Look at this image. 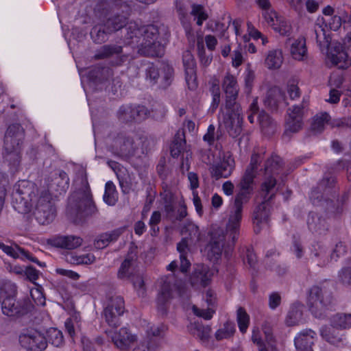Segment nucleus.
I'll list each match as a JSON object with an SVG mask.
<instances>
[{
  "label": "nucleus",
  "instance_id": "obj_8",
  "mask_svg": "<svg viewBox=\"0 0 351 351\" xmlns=\"http://www.w3.org/2000/svg\"><path fill=\"white\" fill-rule=\"evenodd\" d=\"M34 215L38 222L42 225L48 224L54 219L56 210L51 202V194L49 191L41 192L36 200Z\"/></svg>",
  "mask_w": 351,
  "mask_h": 351
},
{
  "label": "nucleus",
  "instance_id": "obj_34",
  "mask_svg": "<svg viewBox=\"0 0 351 351\" xmlns=\"http://www.w3.org/2000/svg\"><path fill=\"white\" fill-rule=\"evenodd\" d=\"M283 60L284 58L281 50H271L265 57V65L269 70H276L280 68Z\"/></svg>",
  "mask_w": 351,
  "mask_h": 351
},
{
  "label": "nucleus",
  "instance_id": "obj_61",
  "mask_svg": "<svg viewBox=\"0 0 351 351\" xmlns=\"http://www.w3.org/2000/svg\"><path fill=\"white\" fill-rule=\"evenodd\" d=\"M343 82V77L341 74L333 73L330 75L329 79V86L330 88H339L341 87Z\"/></svg>",
  "mask_w": 351,
  "mask_h": 351
},
{
  "label": "nucleus",
  "instance_id": "obj_29",
  "mask_svg": "<svg viewBox=\"0 0 351 351\" xmlns=\"http://www.w3.org/2000/svg\"><path fill=\"white\" fill-rule=\"evenodd\" d=\"M290 53L294 60L298 61H302L307 57L306 39L304 36H299L292 40Z\"/></svg>",
  "mask_w": 351,
  "mask_h": 351
},
{
  "label": "nucleus",
  "instance_id": "obj_17",
  "mask_svg": "<svg viewBox=\"0 0 351 351\" xmlns=\"http://www.w3.org/2000/svg\"><path fill=\"white\" fill-rule=\"evenodd\" d=\"M224 236L221 230L212 232L210 241L203 250V253L212 261H217L221 254Z\"/></svg>",
  "mask_w": 351,
  "mask_h": 351
},
{
  "label": "nucleus",
  "instance_id": "obj_40",
  "mask_svg": "<svg viewBox=\"0 0 351 351\" xmlns=\"http://www.w3.org/2000/svg\"><path fill=\"white\" fill-rule=\"evenodd\" d=\"M154 346V331L150 327L143 336L139 343L134 348L133 351H152Z\"/></svg>",
  "mask_w": 351,
  "mask_h": 351
},
{
  "label": "nucleus",
  "instance_id": "obj_30",
  "mask_svg": "<svg viewBox=\"0 0 351 351\" xmlns=\"http://www.w3.org/2000/svg\"><path fill=\"white\" fill-rule=\"evenodd\" d=\"M157 77L155 76V83L160 84L162 87H165L170 84L173 76V69L167 62H158L157 65Z\"/></svg>",
  "mask_w": 351,
  "mask_h": 351
},
{
  "label": "nucleus",
  "instance_id": "obj_25",
  "mask_svg": "<svg viewBox=\"0 0 351 351\" xmlns=\"http://www.w3.org/2000/svg\"><path fill=\"white\" fill-rule=\"evenodd\" d=\"M302 127V108L295 106L288 110L286 118V132H297Z\"/></svg>",
  "mask_w": 351,
  "mask_h": 351
},
{
  "label": "nucleus",
  "instance_id": "obj_24",
  "mask_svg": "<svg viewBox=\"0 0 351 351\" xmlns=\"http://www.w3.org/2000/svg\"><path fill=\"white\" fill-rule=\"evenodd\" d=\"M316 334L310 329L300 332L294 339L296 350L313 351L312 346L315 340Z\"/></svg>",
  "mask_w": 351,
  "mask_h": 351
},
{
  "label": "nucleus",
  "instance_id": "obj_64",
  "mask_svg": "<svg viewBox=\"0 0 351 351\" xmlns=\"http://www.w3.org/2000/svg\"><path fill=\"white\" fill-rule=\"evenodd\" d=\"M281 302V296L278 293L274 292L269 295V306L270 308H276Z\"/></svg>",
  "mask_w": 351,
  "mask_h": 351
},
{
  "label": "nucleus",
  "instance_id": "obj_26",
  "mask_svg": "<svg viewBox=\"0 0 351 351\" xmlns=\"http://www.w3.org/2000/svg\"><path fill=\"white\" fill-rule=\"evenodd\" d=\"M279 158L278 157L272 158L268 160L265 167V179L262 184V191L269 193L276 184V179L273 178L272 175L277 170L278 166Z\"/></svg>",
  "mask_w": 351,
  "mask_h": 351
},
{
  "label": "nucleus",
  "instance_id": "obj_3",
  "mask_svg": "<svg viewBox=\"0 0 351 351\" xmlns=\"http://www.w3.org/2000/svg\"><path fill=\"white\" fill-rule=\"evenodd\" d=\"M78 178L81 187L73 194L71 199L75 202L77 216L83 219L95 214L97 210L93 200L86 173L84 170L80 171Z\"/></svg>",
  "mask_w": 351,
  "mask_h": 351
},
{
  "label": "nucleus",
  "instance_id": "obj_36",
  "mask_svg": "<svg viewBox=\"0 0 351 351\" xmlns=\"http://www.w3.org/2000/svg\"><path fill=\"white\" fill-rule=\"evenodd\" d=\"M304 306L300 304H294L290 308L286 318V323L289 326L298 324L303 319Z\"/></svg>",
  "mask_w": 351,
  "mask_h": 351
},
{
  "label": "nucleus",
  "instance_id": "obj_56",
  "mask_svg": "<svg viewBox=\"0 0 351 351\" xmlns=\"http://www.w3.org/2000/svg\"><path fill=\"white\" fill-rule=\"evenodd\" d=\"M191 14L197 20V24L202 25L204 21L207 19V14L205 13L202 6L199 5H193L192 7Z\"/></svg>",
  "mask_w": 351,
  "mask_h": 351
},
{
  "label": "nucleus",
  "instance_id": "obj_35",
  "mask_svg": "<svg viewBox=\"0 0 351 351\" xmlns=\"http://www.w3.org/2000/svg\"><path fill=\"white\" fill-rule=\"evenodd\" d=\"M181 234L183 237L190 240L191 243L196 242L199 240L200 232L199 227L193 221H186L182 228Z\"/></svg>",
  "mask_w": 351,
  "mask_h": 351
},
{
  "label": "nucleus",
  "instance_id": "obj_62",
  "mask_svg": "<svg viewBox=\"0 0 351 351\" xmlns=\"http://www.w3.org/2000/svg\"><path fill=\"white\" fill-rule=\"evenodd\" d=\"M287 93L292 99L299 97V88L295 81L289 82L287 84Z\"/></svg>",
  "mask_w": 351,
  "mask_h": 351
},
{
  "label": "nucleus",
  "instance_id": "obj_22",
  "mask_svg": "<svg viewBox=\"0 0 351 351\" xmlns=\"http://www.w3.org/2000/svg\"><path fill=\"white\" fill-rule=\"evenodd\" d=\"M169 31L163 23L157 22L155 24V56H162L169 43Z\"/></svg>",
  "mask_w": 351,
  "mask_h": 351
},
{
  "label": "nucleus",
  "instance_id": "obj_10",
  "mask_svg": "<svg viewBox=\"0 0 351 351\" xmlns=\"http://www.w3.org/2000/svg\"><path fill=\"white\" fill-rule=\"evenodd\" d=\"M251 339L257 346L258 351H276L272 330L269 326H263L262 330L254 326Z\"/></svg>",
  "mask_w": 351,
  "mask_h": 351
},
{
  "label": "nucleus",
  "instance_id": "obj_53",
  "mask_svg": "<svg viewBox=\"0 0 351 351\" xmlns=\"http://www.w3.org/2000/svg\"><path fill=\"white\" fill-rule=\"evenodd\" d=\"M182 62L184 73L189 72V71H195V61L193 55L190 51L187 50L183 53Z\"/></svg>",
  "mask_w": 351,
  "mask_h": 351
},
{
  "label": "nucleus",
  "instance_id": "obj_49",
  "mask_svg": "<svg viewBox=\"0 0 351 351\" xmlns=\"http://www.w3.org/2000/svg\"><path fill=\"white\" fill-rule=\"evenodd\" d=\"M107 29L104 25H97L94 26L90 32L92 39L95 43H101L105 42L108 38Z\"/></svg>",
  "mask_w": 351,
  "mask_h": 351
},
{
  "label": "nucleus",
  "instance_id": "obj_37",
  "mask_svg": "<svg viewBox=\"0 0 351 351\" xmlns=\"http://www.w3.org/2000/svg\"><path fill=\"white\" fill-rule=\"evenodd\" d=\"M127 18L123 15H113L107 19L104 23L107 32L112 33L126 25Z\"/></svg>",
  "mask_w": 351,
  "mask_h": 351
},
{
  "label": "nucleus",
  "instance_id": "obj_7",
  "mask_svg": "<svg viewBox=\"0 0 351 351\" xmlns=\"http://www.w3.org/2000/svg\"><path fill=\"white\" fill-rule=\"evenodd\" d=\"M126 39L132 40L139 38L141 36L143 37L142 43L138 49L139 53L146 56H154V34L149 32L147 27H139L136 22H130L126 26Z\"/></svg>",
  "mask_w": 351,
  "mask_h": 351
},
{
  "label": "nucleus",
  "instance_id": "obj_51",
  "mask_svg": "<svg viewBox=\"0 0 351 351\" xmlns=\"http://www.w3.org/2000/svg\"><path fill=\"white\" fill-rule=\"evenodd\" d=\"M47 338L49 342L56 347H60L64 343L62 331L56 328H51L48 330Z\"/></svg>",
  "mask_w": 351,
  "mask_h": 351
},
{
  "label": "nucleus",
  "instance_id": "obj_46",
  "mask_svg": "<svg viewBox=\"0 0 351 351\" xmlns=\"http://www.w3.org/2000/svg\"><path fill=\"white\" fill-rule=\"evenodd\" d=\"M330 121V116L326 112H321L317 114L313 119L311 123V129L316 132H319L322 131L326 125H328Z\"/></svg>",
  "mask_w": 351,
  "mask_h": 351
},
{
  "label": "nucleus",
  "instance_id": "obj_38",
  "mask_svg": "<svg viewBox=\"0 0 351 351\" xmlns=\"http://www.w3.org/2000/svg\"><path fill=\"white\" fill-rule=\"evenodd\" d=\"M282 99L283 96L280 90L278 88L274 87L268 90L267 96L264 99V104L271 108H276L282 103Z\"/></svg>",
  "mask_w": 351,
  "mask_h": 351
},
{
  "label": "nucleus",
  "instance_id": "obj_32",
  "mask_svg": "<svg viewBox=\"0 0 351 351\" xmlns=\"http://www.w3.org/2000/svg\"><path fill=\"white\" fill-rule=\"evenodd\" d=\"M124 228H120L108 232L100 234L95 241V247L97 249H103L111 242H114L122 234Z\"/></svg>",
  "mask_w": 351,
  "mask_h": 351
},
{
  "label": "nucleus",
  "instance_id": "obj_48",
  "mask_svg": "<svg viewBox=\"0 0 351 351\" xmlns=\"http://www.w3.org/2000/svg\"><path fill=\"white\" fill-rule=\"evenodd\" d=\"M117 199L118 196L115 185L111 181L107 182L105 186V193L104 195V202L110 206H113L116 204Z\"/></svg>",
  "mask_w": 351,
  "mask_h": 351
},
{
  "label": "nucleus",
  "instance_id": "obj_21",
  "mask_svg": "<svg viewBox=\"0 0 351 351\" xmlns=\"http://www.w3.org/2000/svg\"><path fill=\"white\" fill-rule=\"evenodd\" d=\"M217 270L215 268L209 269L204 265H196L195 270L191 277V282L192 286L206 287L208 285L211 280V277L216 273Z\"/></svg>",
  "mask_w": 351,
  "mask_h": 351
},
{
  "label": "nucleus",
  "instance_id": "obj_2",
  "mask_svg": "<svg viewBox=\"0 0 351 351\" xmlns=\"http://www.w3.org/2000/svg\"><path fill=\"white\" fill-rule=\"evenodd\" d=\"M24 130L20 124L8 126L4 136L3 158L11 173L18 171L21 161Z\"/></svg>",
  "mask_w": 351,
  "mask_h": 351
},
{
  "label": "nucleus",
  "instance_id": "obj_50",
  "mask_svg": "<svg viewBox=\"0 0 351 351\" xmlns=\"http://www.w3.org/2000/svg\"><path fill=\"white\" fill-rule=\"evenodd\" d=\"M237 320L240 332L243 334L245 333L250 324V315L244 308H239L237 310Z\"/></svg>",
  "mask_w": 351,
  "mask_h": 351
},
{
  "label": "nucleus",
  "instance_id": "obj_18",
  "mask_svg": "<svg viewBox=\"0 0 351 351\" xmlns=\"http://www.w3.org/2000/svg\"><path fill=\"white\" fill-rule=\"evenodd\" d=\"M136 261V247L131 246L125 258L118 269L117 278L123 280H130L135 274Z\"/></svg>",
  "mask_w": 351,
  "mask_h": 351
},
{
  "label": "nucleus",
  "instance_id": "obj_39",
  "mask_svg": "<svg viewBox=\"0 0 351 351\" xmlns=\"http://www.w3.org/2000/svg\"><path fill=\"white\" fill-rule=\"evenodd\" d=\"M188 247V239L186 237H184L182 241L180 243H178L177 245V250L180 253V270L182 272L187 271L191 265L189 261L186 257V255L189 250Z\"/></svg>",
  "mask_w": 351,
  "mask_h": 351
},
{
  "label": "nucleus",
  "instance_id": "obj_57",
  "mask_svg": "<svg viewBox=\"0 0 351 351\" xmlns=\"http://www.w3.org/2000/svg\"><path fill=\"white\" fill-rule=\"evenodd\" d=\"M175 294L182 296L184 294L183 288L176 285H174L173 287H171L169 285H167L162 293V295L165 298H167L170 296L173 297Z\"/></svg>",
  "mask_w": 351,
  "mask_h": 351
},
{
  "label": "nucleus",
  "instance_id": "obj_12",
  "mask_svg": "<svg viewBox=\"0 0 351 351\" xmlns=\"http://www.w3.org/2000/svg\"><path fill=\"white\" fill-rule=\"evenodd\" d=\"M351 327V315H337L332 321L329 328L321 330L322 336L331 343H337L341 338L336 334V328H347Z\"/></svg>",
  "mask_w": 351,
  "mask_h": 351
},
{
  "label": "nucleus",
  "instance_id": "obj_15",
  "mask_svg": "<svg viewBox=\"0 0 351 351\" xmlns=\"http://www.w3.org/2000/svg\"><path fill=\"white\" fill-rule=\"evenodd\" d=\"M45 182L48 186L47 191H56L61 194L65 192L69 186V178L66 172L61 169H54L46 176ZM50 193V191H49Z\"/></svg>",
  "mask_w": 351,
  "mask_h": 351
},
{
  "label": "nucleus",
  "instance_id": "obj_54",
  "mask_svg": "<svg viewBox=\"0 0 351 351\" xmlns=\"http://www.w3.org/2000/svg\"><path fill=\"white\" fill-rule=\"evenodd\" d=\"M192 332L202 341H206L210 336L211 328L208 326H203L200 324L195 325L193 329Z\"/></svg>",
  "mask_w": 351,
  "mask_h": 351
},
{
  "label": "nucleus",
  "instance_id": "obj_9",
  "mask_svg": "<svg viewBox=\"0 0 351 351\" xmlns=\"http://www.w3.org/2000/svg\"><path fill=\"white\" fill-rule=\"evenodd\" d=\"M125 311L124 300L120 296L112 298L103 311V316L107 324L117 328L121 324L120 317Z\"/></svg>",
  "mask_w": 351,
  "mask_h": 351
},
{
  "label": "nucleus",
  "instance_id": "obj_63",
  "mask_svg": "<svg viewBox=\"0 0 351 351\" xmlns=\"http://www.w3.org/2000/svg\"><path fill=\"white\" fill-rule=\"evenodd\" d=\"M341 95V93L338 89L330 88L329 97L326 101L330 104H337L340 100Z\"/></svg>",
  "mask_w": 351,
  "mask_h": 351
},
{
  "label": "nucleus",
  "instance_id": "obj_43",
  "mask_svg": "<svg viewBox=\"0 0 351 351\" xmlns=\"http://www.w3.org/2000/svg\"><path fill=\"white\" fill-rule=\"evenodd\" d=\"M185 144L184 134L182 131H178L170 145V153L173 157H178L182 152Z\"/></svg>",
  "mask_w": 351,
  "mask_h": 351
},
{
  "label": "nucleus",
  "instance_id": "obj_1",
  "mask_svg": "<svg viewBox=\"0 0 351 351\" xmlns=\"http://www.w3.org/2000/svg\"><path fill=\"white\" fill-rule=\"evenodd\" d=\"M259 160L258 155L252 156L250 167L247 169L241 181L239 184L240 191L235 197L234 204L232 206L227 223V231L231 232L232 239L234 240L237 232L239 229L240 223L242 219L243 204L247 200V196L253 189V180L255 176L257 163Z\"/></svg>",
  "mask_w": 351,
  "mask_h": 351
},
{
  "label": "nucleus",
  "instance_id": "obj_16",
  "mask_svg": "<svg viewBox=\"0 0 351 351\" xmlns=\"http://www.w3.org/2000/svg\"><path fill=\"white\" fill-rule=\"evenodd\" d=\"M31 304L29 301H16L14 297H8L1 304L2 312L8 317L23 315L30 311Z\"/></svg>",
  "mask_w": 351,
  "mask_h": 351
},
{
  "label": "nucleus",
  "instance_id": "obj_27",
  "mask_svg": "<svg viewBox=\"0 0 351 351\" xmlns=\"http://www.w3.org/2000/svg\"><path fill=\"white\" fill-rule=\"evenodd\" d=\"M205 297L208 306L207 309H199L195 305H192L191 308L195 315L205 319H210L215 312V309L213 308L216 300L215 293L212 289H209L206 291Z\"/></svg>",
  "mask_w": 351,
  "mask_h": 351
},
{
  "label": "nucleus",
  "instance_id": "obj_5",
  "mask_svg": "<svg viewBox=\"0 0 351 351\" xmlns=\"http://www.w3.org/2000/svg\"><path fill=\"white\" fill-rule=\"evenodd\" d=\"M220 126H223L230 136H239L242 132L243 116L240 106L237 104L226 106L219 116Z\"/></svg>",
  "mask_w": 351,
  "mask_h": 351
},
{
  "label": "nucleus",
  "instance_id": "obj_20",
  "mask_svg": "<svg viewBox=\"0 0 351 351\" xmlns=\"http://www.w3.org/2000/svg\"><path fill=\"white\" fill-rule=\"evenodd\" d=\"M114 346L121 351H128L137 341V335L133 334L127 327H122L119 332L111 337Z\"/></svg>",
  "mask_w": 351,
  "mask_h": 351
},
{
  "label": "nucleus",
  "instance_id": "obj_41",
  "mask_svg": "<svg viewBox=\"0 0 351 351\" xmlns=\"http://www.w3.org/2000/svg\"><path fill=\"white\" fill-rule=\"evenodd\" d=\"M0 250L14 259L23 258V256H27V252L16 243L7 245L0 241Z\"/></svg>",
  "mask_w": 351,
  "mask_h": 351
},
{
  "label": "nucleus",
  "instance_id": "obj_52",
  "mask_svg": "<svg viewBox=\"0 0 351 351\" xmlns=\"http://www.w3.org/2000/svg\"><path fill=\"white\" fill-rule=\"evenodd\" d=\"M274 30L282 36H287L290 34L291 26L290 23L283 16H280Z\"/></svg>",
  "mask_w": 351,
  "mask_h": 351
},
{
  "label": "nucleus",
  "instance_id": "obj_23",
  "mask_svg": "<svg viewBox=\"0 0 351 351\" xmlns=\"http://www.w3.org/2000/svg\"><path fill=\"white\" fill-rule=\"evenodd\" d=\"M222 87L226 97V106L237 104L235 99L238 95L239 88L236 77L229 73L226 74L223 81Z\"/></svg>",
  "mask_w": 351,
  "mask_h": 351
},
{
  "label": "nucleus",
  "instance_id": "obj_6",
  "mask_svg": "<svg viewBox=\"0 0 351 351\" xmlns=\"http://www.w3.org/2000/svg\"><path fill=\"white\" fill-rule=\"evenodd\" d=\"M318 41L320 43L321 50L326 53L327 61L332 65L339 69H346L351 66V59L343 50L340 43H332L329 38L325 37V40H321L320 36L317 35Z\"/></svg>",
  "mask_w": 351,
  "mask_h": 351
},
{
  "label": "nucleus",
  "instance_id": "obj_33",
  "mask_svg": "<svg viewBox=\"0 0 351 351\" xmlns=\"http://www.w3.org/2000/svg\"><path fill=\"white\" fill-rule=\"evenodd\" d=\"M268 213L266 210L265 204L259 205L254 211L253 223L254 231L259 232L262 229L267 226Z\"/></svg>",
  "mask_w": 351,
  "mask_h": 351
},
{
  "label": "nucleus",
  "instance_id": "obj_55",
  "mask_svg": "<svg viewBox=\"0 0 351 351\" xmlns=\"http://www.w3.org/2000/svg\"><path fill=\"white\" fill-rule=\"evenodd\" d=\"M262 15L267 23L273 29L276 25V23L281 16L276 11L271 9L269 10L263 11Z\"/></svg>",
  "mask_w": 351,
  "mask_h": 351
},
{
  "label": "nucleus",
  "instance_id": "obj_44",
  "mask_svg": "<svg viewBox=\"0 0 351 351\" xmlns=\"http://www.w3.org/2000/svg\"><path fill=\"white\" fill-rule=\"evenodd\" d=\"M126 112H132V117H126V120H133L134 121H141L145 119L147 116L149 111L144 106H132V108H125Z\"/></svg>",
  "mask_w": 351,
  "mask_h": 351
},
{
  "label": "nucleus",
  "instance_id": "obj_31",
  "mask_svg": "<svg viewBox=\"0 0 351 351\" xmlns=\"http://www.w3.org/2000/svg\"><path fill=\"white\" fill-rule=\"evenodd\" d=\"M82 243V239L77 236H58L53 239L54 246L67 250H73L80 247Z\"/></svg>",
  "mask_w": 351,
  "mask_h": 351
},
{
  "label": "nucleus",
  "instance_id": "obj_58",
  "mask_svg": "<svg viewBox=\"0 0 351 351\" xmlns=\"http://www.w3.org/2000/svg\"><path fill=\"white\" fill-rule=\"evenodd\" d=\"M185 80L189 89L194 90L197 87V82L196 77V71H189L184 73Z\"/></svg>",
  "mask_w": 351,
  "mask_h": 351
},
{
  "label": "nucleus",
  "instance_id": "obj_19",
  "mask_svg": "<svg viewBox=\"0 0 351 351\" xmlns=\"http://www.w3.org/2000/svg\"><path fill=\"white\" fill-rule=\"evenodd\" d=\"M330 303V300L328 296L324 299L322 290L317 287H313L310 291L308 304L310 310L312 313L317 317H320L322 311L324 308Z\"/></svg>",
  "mask_w": 351,
  "mask_h": 351
},
{
  "label": "nucleus",
  "instance_id": "obj_47",
  "mask_svg": "<svg viewBox=\"0 0 351 351\" xmlns=\"http://www.w3.org/2000/svg\"><path fill=\"white\" fill-rule=\"evenodd\" d=\"M235 332V327L233 323L226 322L215 332V339L221 341L231 337Z\"/></svg>",
  "mask_w": 351,
  "mask_h": 351
},
{
  "label": "nucleus",
  "instance_id": "obj_59",
  "mask_svg": "<svg viewBox=\"0 0 351 351\" xmlns=\"http://www.w3.org/2000/svg\"><path fill=\"white\" fill-rule=\"evenodd\" d=\"M257 118L263 129H266L268 127H273L274 123L267 113L261 112L258 114Z\"/></svg>",
  "mask_w": 351,
  "mask_h": 351
},
{
  "label": "nucleus",
  "instance_id": "obj_28",
  "mask_svg": "<svg viewBox=\"0 0 351 351\" xmlns=\"http://www.w3.org/2000/svg\"><path fill=\"white\" fill-rule=\"evenodd\" d=\"M204 43H206V47L210 51H213L215 49V47L217 45V38L210 34L206 35L203 37H198L197 40V47L198 50V53L201 59V62L204 64L209 63L211 61V58L207 57L205 58V49L204 46Z\"/></svg>",
  "mask_w": 351,
  "mask_h": 351
},
{
  "label": "nucleus",
  "instance_id": "obj_14",
  "mask_svg": "<svg viewBox=\"0 0 351 351\" xmlns=\"http://www.w3.org/2000/svg\"><path fill=\"white\" fill-rule=\"evenodd\" d=\"M232 26L236 35V39L239 45L242 42L246 43L249 41L250 37L255 40L261 38L263 45H265L268 43L267 39L263 37L261 33L258 31L250 22L247 23V33H244V27H243V23L239 19L234 20L232 22Z\"/></svg>",
  "mask_w": 351,
  "mask_h": 351
},
{
  "label": "nucleus",
  "instance_id": "obj_11",
  "mask_svg": "<svg viewBox=\"0 0 351 351\" xmlns=\"http://www.w3.org/2000/svg\"><path fill=\"white\" fill-rule=\"evenodd\" d=\"M219 160L211 165L210 173L216 179L229 177L234 169V160L229 152L219 154Z\"/></svg>",
  "mask_w": 351,
  "mask_h": 351
},
{
  "label": "nucleus",
  "instance_id": "obj_45",
  "mask_svg": "<svg viewBox=\"0 0 351 351\" xmlns=\"http://www.w3.org/2000/svg\"><path fill=\"white\" fill-rule=\"evenodd\" d=\"M122 52V47L116 45H104L95 53V59L107 58L114 54H119Z\"/></svg>",
  "mask_w": 351,
  "mask_h": 351
},
{
  "label": "nucleus",
  "instance_id": "obj_4",
  "mask_svg": "<svg viewBox=\"0 0 351 351\" xmlns=\"http://www.w3.org/2000/svg\"><path fill=\"white\" fill-rule=\"evenodd\" d=\"M12 196L13 207L21 213L29 212L36 200L34 184L26 181L15 186Z\"/></svg>",
  "mask_w": 351,
  "mask_h": 351
},
{
  "label": "nucleus",
  "instance_id": "obj_42",
  "mask_svg": "<svg viewBox=\"0 0 351 351\" xmlns=\"http://www.w3.org/2000/svg\"><path fill=\"white\" fill-rule=\"evenodd\" d=\"M95 256L92 254L76 255L69 253L66 255V261L73 265H89L95 261Z\"/></svg>",
  "mask_w": 351,
  "mask_h": 351
},
{
  "label": "nucleus",
  "instance_id": "obj_13",
  "mask_svg": "<svg viewBox=\"0 0 351 351\" xmlns=\"http://www.w3.org/2000/svg\"><path fill=\"white\" fill-rule=\"evenodd\" d=\"M19 342L23 348L30 351H42L47 345L46 338L35 330L23 332L19 336Z\"/></svg>",
  "mask_w": 351,
  "mask_h": 351
},
{
  "label": "nucleus",
  "instance_id": "obj_60",
  "mask_svg": "<svg viewBox=\"0 0 351 351\" xmlns=\"http://www.w3.org/2000/svg\"><path fill=\"white\" fill-rule=\"evenodd\" d=\"M325 21L330 29L333 31L338 30L342 24L341 18L339 14L331 16Z\"/></svg>",
  "mask_w": 351,
  "mask_h": 351
}]
</instances>
